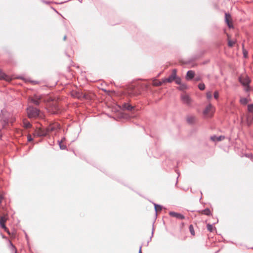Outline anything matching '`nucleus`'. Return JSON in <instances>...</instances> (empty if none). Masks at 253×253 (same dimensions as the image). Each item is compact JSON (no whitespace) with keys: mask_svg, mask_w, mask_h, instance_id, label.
Masks as SVG:
<instances>
[{"mask_svg":"<svg viewBox=\"0 0 253 253\" xmlns=\"http://www.w3.org/2000/svg\"><path fill=\"white\" fill-rule=\"evenodd\" d=\"M3 197L2 195H0V204L1 203Z\"/></svg>","mask_w":253,"mask_h":253,"instance_id":"36","label":"nucleus"},{"mask_svg":"<svg viewBox=\"0 0 253 253\" xmlns=\"http://www.w3.org/2000/svg\"><path fill=\"white\" fill-rule=\"evenodd\" d=\"M174 81H175V82L176 84H180L181 83V80L180 79V78L179 77H177L176 76V78L174 79Z\"/></svg>","mask_w":253,"mask_h":253,"instance_id":"26","label":"nucleus"},{"mask_svg":"<svg viewBox=\"0 0 253 253\" xmlns=\"http://www.w3.org/2000/svg\"><path fill=\"white\" fill-rule=\"evenodd\" d=\"M169 214L171 216L174 217L177 219H184L185 218V216L183 214L174 211H170Z\"/></svg>","mask_w":253,"mask_h":253,"instance_id":"8","label":"nucleus"},{"mask_svg":"<svg viewBox=\"0 0 253 253\" xmlns=\"http://www.w3.org/2000/svg\"><path fill=\"white\" fill-rule=\"evenodd\" d=\"M248 110L250 112H253V104L248 105Z\"/></svg>","mask_w":253,"mask_h":253,"instance_id":"27","label":"nucleus"},{"mask_svg":"<svg viewBox=\"0 0 253 253\" xmlns=\"http://www.w3.org/2000/svg\"><path fill=\"white\" fill-rule=\"evenodd\" d=\"M155 210L156 212V214H157V211L158 210L161 211L162 210V206L159 205H157L156 204H154Z\"/></svg>","mask_w":253,"mask_h":253,"instance_id":"20","label":"nucleus"},{"mask_svg":"<svg viewBox=\"0 0 253 253\" xmlns=\"http://www.w3.org/2000/svg\"><path fill=\"white\" fill-rule=\"evenodd\" d=\"M141 249H142V246H141L139 247V252H138V253H142Z\"/></svg>","mask_w":253,"mask_h":253,"instance_id":"37","label":"nucleus"},{"mask_svg":"<svg viewBox=\"0 0 253 253\" xmlns=\"http://www.w3.org/2000/svg\"><path fill=\"white\" fill-rule=\"evenodd\" d=\"M207 229L210 232H212L214 230H216L215 227H213L212 225L208 223L207 225Z\"/></svg>","mask_w":253,"mask_h":253,"instance_id":"18","label":"nucleus"},{"mask_svg":"<svg viewBox=\"0 0 253 253\" xmlns=\"http://www.w3.org/2000/svg\"><path fill=\"white\" fill-rule=\"evenodd\" d=\"M213 96H214V98L216 99H217L218 98L219 93L217 91H214V94H213Z\"/></svg>","mask_w":253,"mask_h":253,"instance_id":"29","label":"nucleus"},{"mask_svg":"<svg viewBox=\"0 0 253 253\" xmlns=\"http://www.w3.org/2000/svg\"><path fill=\"white\" fill-rule=\"evenodd\" d=\"M32 140H33V138H32V136L30 135H29L28 136V141L29 142H30V141H32Z\"/></svg>","mask_w":253,"mask_h":253,"instance_id":"34","label":"nucleus"},{"mask_svg":"<svg viewBox=\"0 0 253 253\" xmlns=\"http://www.w3.org/2000/svg\"><path fill=\"white\" fill-rule=\"evenodd\" d=\"M230 17H231V15H230V14L225 13V22L227 23L228 26L229 28L233 27L232 24L230 22L229 20Z\"/></svg>","mask_w":253,"mask_h":253,"instance_id":"12","label":"nucleus"},{"mask_svg":"<svg viewBox=\"0 0 253 253\" xmlns=\"http://www.w3.org/2000/svg\"><path fill=\"white\" fill-rule=\"evenodd\" d=\"M240 102L243 105H246L248 102V100L246 98H241Z\"/></svg>","mask_w":253,"mask_h":253,"instance_id":"21","label":"nucleus"},{"mask_svg":"<svg viewBox=\"0 0 253 253\" xmlns=\"http://www.w3.org/2000/svg\"><path fill=\"white\" fill-rule=\"evenodd\" d=\"M66 38H67V36H64V37L63 38V40L65 41L66 40Z\"/></svg>","mask_w":253,"mask_h":253,"instance_id":"38","label":"nucleus"},{"mask_svg":"<svg viewBox=\"0 0 253 253\" xmlns=\"http://www.w3.org/2000/svg\"><path fill=\"white\" fill-rule=\"evenodd\" d=\"M177 88L180 90L183 91L187 88V86L186 84L182 83L179 84V86L177 87Z\"/></svg>","mask_w":253,"mask_h":253,"instance_id":"19","label":"nucleus"},{"mask_svg":"<svg viewBox=\"0 0 253 253\" xmlns=\"http://www.w3.org/2000/svg\"><path fill=\"white\" fill-rule=\"evenodd\" d=\"M199 80V78H197V79H196V80H197V81H198V80Z\"/></svg>","mask_w":253,"mask_h":253,"instance_id":"40","label":"nucleus"},{"mask_svg":"<svg viewBox=\"0 0 253 253\" xmlns=\"http://www.w3.org/2000/svg\"><path fill=\"white\" fill-rule=\"evenodd\" d=\"M244 57L246 58L247 57L248 52L245 50H243Z\"/></svg>","mask_w":253,"mask_h":253,"instance_id":"33","label":"nucleus"},{"mask_svg":"<svg viewBox=\"0 0 253 253\" xmlns=\"http://www.w3.org/2000/svg\"><path fill=\"white\" fill-rule=\"evenodd\" d=\"M181 99L183 104L188 106H190L192 103V100L187 94H182L181 96Z\"/></svg>","mask_w":253,"mask_h":253,"instance_id":"5","label":"nucleus"},{"mask_svg":"<svg viewBox=\"0 0 253 253\" xmlns=\"http://www.w3.org/2000/svg\"><path fill=\"white\" fill-rule=\"evenodd\" d=\"M11 114L6 110H1L0 113V122L2 124V128H4L9 122Z\"/></svg>","mask_w":253,"mask_h":253,"instance_id":"1","label":"nucleus"},{"mask_svg":"<svg viewBox=\"0 0 253 253\" xmlns=\"http://www.w3.org/2000/svg\"><path fill=\"white\" fill-rule=\"evenodd\" d=\"M164 83L163 82V79L162 80V81H159L158 83H156L155 84V85L156 86H160L162 84Z\"/></svg>","mask_w":253,"mask_h":253,"instance_id":"31","label":"nucleus"},{"mask_svg":"<svg viewBox=\"0 0 253 253\" xmlns=\"http://www.w3.org/2000/svg\"><path fill=\"white\" fill-rule=\"evenodd\" d=\"M55 129V127L54 126H50L48 128V130L50 131H53Z\"/></svg>","mask_w":253,"mask_h":253,"instance_id":"32","label":"nucleus"},{"mask_svg":"<svg viewBox=\"0 0 253 253\" xmlns=\"http://www.w3.org/2000/svg\"><path fill=\"white\" fill-rule=\"evenodd\" d=\"M27 113L28 118L30 119L36 118L39 116L40 110L32 106H29L27 108Z\"/></svg>","mask_w":253,"mask_h":253,"instance_id":"2","label":"nucleus"},{"mask_svg":"<svg viewBox=\"0 0 253 253\" xmlns=\"http://www.w3.org/2000/svg\"><path fill=\"white\" fill-rule=\"evenodd\" d=\"M65 139V138L64 137L62 138V140H61L60 141L58 140V144H59V147L61 149V150H65L67 149V146L66 145H64V144H63L62 143L63 142V141Z\"/></svg>","mask_w":253,"mask_h":253,"instance_id":"16","label":"nucleus"},{"mask_svg":"<svg viewBox=\"0 0 253 253\" xmlns=\"http://www.w3.org/2000/svg\"><path fill=\"white\" fill-rule=\"evenodd\" d=\"M225 138V136L220 135L217 136L216 135H213L211 136V139L213 141H220L223 140Z\"/></svg>","mask_w":253,"mask_h":253,"instance_id":"11","label":"nucleus"},{"mask_svg":"<svg viewBox=\"0 0 253 253\" xmlns=\"http://www.w3.org/2000/svg\"><path fill=\"white\" fill-rule=\"evenodd\" d=\"M189 231H190V233L191 234V235H195V231H194V227H193L192 225L191 224V225H189Z\"/></svg>","mask_w":253,"mask_h":253,"instance_id":"24","label":"nucleus"},{"mask_svg":"<svg viewBox=\"0 0 253 253\" xmlns=\"http://www.w3.org/2000/svg\"><path fill=\"white\" fill-rule=\"evenodd\" d=\"M134 107L128 103H124L122 105V109L124 110L131 111Z\"/></svg>","mask_w":253,"mask_h":253,"instance_id":"9","label":"nucleus"},{"mask_svg":"<svg viewBox=\"0 0 253 253\" xmlns=\"http://www.w3.org/2000/svg\"><path fill=\"white\" fill-rule=\"evenodd\" d=\"M195 76V72L192 70H189L186 74V79L187 80H192Z\"/></svg>","mask_w":253,"mask_h":253,"instance_id":"10","label":"nucleus"},{"mask_svg":"<svg viewBox=\"0 0 253 253\" xmlns=\"http://www.w3.org/2000/svg\"><path fill=\"white\" fill-rule=\"evenodd\" d=\"M202 213L204 214H205V215H209L211 214V211H210L209 209L207 208V209H206L202 211Z\"/></svg>","mask_w":253,"mask_h":253,"instance_id":"23","label":"nucleus"},{"mask_svg":"<svg viewBox=\"0 0 253 253\" xmlns=\"http://www.w3.org/2000/svg\"><path fill=\"white\" fill-rule=\"evenodd\" d=\"M212 108V106L211 104H208L206 108L204 109V110L203 111V113L204 115H208L210 111H211V108Z\"/></svg>","mask_w":253,"mask_h":253,"instance_id":"14","label":"nucleus"},{"mask_svg":"<svg viewBox=\"0 0 253 253\" xmlns=\"http://www.w3.org/2000/svg\"><path fill=\"white\" fill-rule=\"evenodd\" d=\"M23 126L25 128H29L32 126V125L31 124V123L26 119L23 120Z\"/></svg>","mask_w":253,"mask_h":253,"instance_id":"17","label":"nucleus"},{"mask_svg":"<svg viewBox=\"0 0 253 253\" xmlns=\"http://www.w3.org/2000/svg\"><path fill=\"white\" fill-rule=\"evenodd\" d=\"M46 133L42 129H39V130H37L35 133V135H36L37 136H39V137L44 136L46 135Z\"/></svg>","mask_w":253,"mask_h":253,"instance_id":"13","label":"nucleus"},{"mask_svg":"<svg viewBox=\"0 0 253 253\" xmlns=\"http://www.w3.org/2000/svg\"><path fill=\"white\" fill-rule=\"evenodd\" d=\"M198 88L201 90H203L205 88V85L204 83H200L198 84Z\"/></svg>","mask_w":253,"mask_h":253,"instance_id":"25","label":"nucleus"},{"mask_svg":"<svg viewBox=\"0 0 253 253\" xmlns=\"http://www.w3.org/2000/svg\"><path fill=\"white\" fill-rule=\"evenodd\" d=\"M196 121V118L193 116H188L187 117V121L189 124H192L195 123Z\"/></svg>","mask_w":253,"mask_h":253,"instance_id":"15","label":"nucleus"},{"mask_svg":"<svg viewBox=\"0 0 253 253\" xmlns=\"http://www.w3.org/2000/svg\"><path fill=\"white\" fill-rule=\"evenodd\" d=\"M6 76V75L0 69V80L5 79Z\"/></svg>","mask_w":253,"mask_h":253,"instance_id":"22","label":"nucleus"},{"mask_svg":"<svg viewBox=\"0 0 253 253\" xmlns=\"http://www.w3.org/2000/svg\"><path fill=\"white\" fill-rule=\"evenodd\" d=\"M206 96L208 99H211L212 98V94L211 91H208L206 93Z\"/></svg>","mask_w":253,"mask_h":253,"instance_id":"28","label":"nucleus"},{"mask_svg":"<svg viewBox=\"0 0 253 253\" xmlns=\"http://www.w3.org/2000/svg\"><path fill=\"white\" fill-rule=\"evenodd\" d=\"M10 244H11V247H12V249L14 251L15 253H16V249L15 248V247L13 245V244L11 242H10Z\"/></svg>","mask_w":253,"mask_h":253,"instance_id":"35","label":"nucleus"},{"mask_svg":"<svg viewBox=\"0 0 253 253\" xmlns=\"http://www.w3.org/2000/svg\"><path fill=\"white\" fill-rule=\"evenodd\" d=\"M235 44V42L232 41H229L228 42V45L229 47H232Z\"/></svg>","mask_w":253,"mask_h":253,"instance_id":"30","label":"nucleus"},{"mask_svg":"<svg viewBox=\"0 0 253 253\" xmlns=\"http://www.w3.org/2000/svg\"><path fill=\"white\" fill-rule=\"evenodd\" d=\"M176 70L175 69H173L171 74L168 78L163 79V82L164 83H171L176 78Z\"/></svg>","mask_w":253,"mask_h":253,"instance_id":"4","label":"nucleus"},{"mask_svg":"<svg viewBox=\"0 0 253 253\" xmlns=\"http://www.w3.org/2000/svg\"><path fill=\"white\" fill-rule=\"evenodd\" d=\"M252 159H253V158Z\"/></svg>","mask_w":253,"mask_h":253,"instance_id":"41","label":"nucleus"},{"mask_svg":"<svg viewBox=\"0 0 253 253\" xmlns=\"http://www.w3.org/2000/svg\"><path fill=\"white\" fill-rule=\"evenodd\" d=\"M7 220V218L4 216H1L0 218V226L4 229L5 231L9 234V230L8 228L6 227L5 225V223Z\"/></svg>","mask_w":253,"mask_h":253,"instance_id":"7","label":"nucleus"},{"mask_svg":"<svg viewBox=\"0 0 253 253\" xmlns=\"http://www.w3.org/2000/svg\"><path fill=\"white\" fill-rule=\"evenodd\" d=\"M239 82L245 87H246L245 90L248 92L250 90V87L249 85L251 83V80L249 77L247 76L245 78H239Z\"/></svg>","mask_w":253,"mask_h":253,"instance_id":"3","label":"nucleus"},{"mask_svg":"<svg viewBox=\"0 0 253 253\" xmlns=\"http://www.w3.org/2000/svg\"><path fill=\"white\" fill-rule=\"evenodd\" d=\"M29 100L32 103L38 106L41 102V96L39 95H35L33 97H30Z\"/></svg>","mask_w":253,"mask_h":253,"instance_id":"6","label":"nucleus"},{"mask_svg":"<svg viewBox=\"0 0 253 253\" xmlns=\"http://www.w3.org/2000/svg\"><path fill=\"white\" fill-rule=\"evenodd\" d=\"M153 231H152V236H153Z\"/></svg>","mask_w":253,"mask_h":253,"instance_id":"39","label":"nucleus"}]
</instances>
